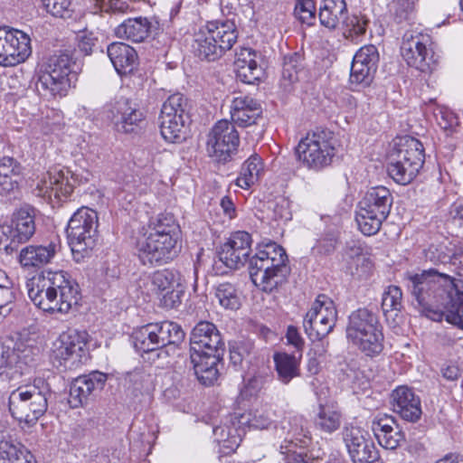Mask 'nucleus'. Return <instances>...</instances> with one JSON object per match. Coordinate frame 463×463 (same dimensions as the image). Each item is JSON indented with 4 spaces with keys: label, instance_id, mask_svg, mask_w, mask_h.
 Returning a JSON list of instances; mask_svg holds the SVG:
<instances>
[{
    "label": "nucleus",
    "instance_id": "obj_1",
    "mask_svg": "<svg viewBox=\"0 0 463 463\" xmlns=\"http://www.w3.org/2000/svg\"><path fill=\"white\" fill-rule=\"evenodd\" d=\"M403 279L414 307L421 315L434 321L446 318V313L454 307L460 283H463L436 269L406 271Z\"/></svg>",
    "mask_w": 463,
    "mask_h": 463
},
{
    "label": "nucleus",
    "instance_id": "obj_2",
    "mask_svg": "<svg viewBox=\"0 0 463 463\" xmlns=\"http://www.w3.org/2000/svg\"><path fill=\"white\" fill-rule=\"evenodd\" d=\"M224 342L217 326L200 321L190 335V363L198 381L213 385L219 377V364L224 354Z\"/></svg>",
    "mask_w": 463,
    "mask_h": 463
},
{
    "label": "nucleus",
    "instance_id": "obj_3",
    "mask_svg": "<svg viewBox=\"0 0 463 463\" xmlns=\"http://www.w3.org/2000/svg\"><path fill=\"white\" fill-rule=\"evenodd\" d=\"M76 62L67 52L55 53L43 63L37 72L35 90L46 99L65 97L77 80Z\"/></svg>",
    "mask_w": 463,
    "mask_h": 463
},
{
    "label": "nucleus",
    "instance_id": "obj_4",
    "mask_svg": "<svg viewBox=\"0 0 463 463\" xmlns=\"http://www.w3.org/2000/svg\"><path fill=\"white\" fill-rule=\"evenodd\" d=\"M237 39L238 30L233 21H213L194 33L192 47L198 58L213 61L231 50Z\"/></svg>",
    "mask_w": 463,
    "mask_h": 463
},
{
    "label": "nucleus",
    "instance_id": "obj_5",
    "mask_svg": "<svg viewBox=\"0 0 463 463\" xmlns=\"http://www.w3.org/2000/svg\"><path fill=\"white\" fill-rule=\"evenodd\" d=\"M52 391L48 383L38 378L33 383L19 386L8 399L9 411L14 418L33 425L46 412Z\"/></svg>",
    "mask_w": 463,
    "mask_h": 463
},
{
    "label": "nucleus",
    "instance_id": "obj_6",
    "mask_svg": "<svg viewBox=\"0 0 463 463\" xmlns=\"http://www.w3.org/2000/svg\"><path fill=\"white\" fill-rule=\"evenodd\" d=\"M346 337L367 356L378 355L383 349V326L373 310L360 307L348 317Z\"/></svg>",
    "mask_w": 463,
    "mask_h": 463
},
{
    "label": "nucleus",
    "instance_id": "obj_7",
    "mask_svg": "<svg viewBox=\"0 0 463 463\" xmlns=\"http://www.w3.org/2000/svg\"><path fill=\"white\" fill-rule=\"evenodd\" d=\"M424 159L422 143L414 137H405L390 158L388 174L397 184H409L419 174Z\"/></svg>",
    "mask_w": 463,
    "mask_h": 463
},
{
    "label": "nucleus",
    "instance_id": "obj_8",
    "mask_svg": "<svg viewBox=\"0 0 463 463\" xmlns=\"http://www.w3.org/2000/svg\"><path fill=\"white\" fill-rule=\"evenodd\" d=\"M135 348L143 353L159 351L157 356L167 346L177 345L184 338V332L179 325L170 321L149 323L137 329L133 335Z\"/></svg>",
    "mask_w": 463,
    "mask_h": 463
},
{
    "label": "nucleus",
    "instance_id": "obj_9",
    "mask_svg": "<svg viewBox=\"0 0 463 463\" xmlns=\"http://www.w3.org/2000/svg\"><path fill=\"white\" fill-rule=\"evenodd\" d=\"M98 213L89 207L78 209L69 220L66 233L73 254L83 255L92 250L99 241Z\"/></svg>",
    "mask_w": 463,
    "mask_h": 463
},
{
    "label": "nucleus",
    "instance_id": "obj_10",
    "mask_svg": "<svg viewBox=\"0 0 463 463\" xmlns=\"http://www.w3.org/2000/svg\"><path fill=\"white\" fill-rule=\"evenodd\" d=\"M335 143L332 132L317 129L299 141L296 153L307 167L319 170L332 163L335 155Z\"/></svg>",
    "mask_w": 463,
    "mask_h": 463
},
{
    "label": "nucleus",
    "instance_id": "obj_11",
    "mask_svg": "<svg viewBox=\"0 0 463 463\" xmlns=\"http://www.w3.org/2000/svg\"><path fill=\"white\" fill-rule=\"evenodd\" d=\"M337 319L335 303L327 296L318 295L306 314L303 326L312 341H320L332 332Z\"/></svg>",
    "mask_w": 463,
    "mask_h": 463
},
{
    "label": "nucleus",
    "instance_id": "obj_12",
    "mask_svg": "<svg viewBox=\"0 0 463 463\" xmlns=\"http://www.w3.org/2000/svg\"><path fill=\"white\" fill-rule=\"evenodd\" d=\"M430 44L429 34L406 32L402 37L401 52L409 66L430 73L436 65Z\"/></svg>",
    "mask_w": 463,
    "mask_h": 463
},
{
    "label": "nucleus",
    "instance_id": "obj_13",
    "mask_svg": "<svg viewBox=\"0 0 463 463\" xmlns=\"http://www.w3.org/2000/svg\"><path fill=\"white\" fill-rule=\"evenodd\" d=\"M137 250L138 259L144 265H162L178 255V240H174L171 236L144 234L137 242Z\"/></svg>",
    "mask_w": 463,
    "mask_h": 463
},
{
    "label": "nucleus",
    "instance_id": "obj_14",
    "mask_svg": "<svg viewBox=\"0 0 463 463\" xmlns=\"http://www.w3.org/2000/svg\"><path fill=\"white\" fill-rule=\"evenodd\" d=\"M91 175L85 171L81 174L73 173L69 168L52 167L46 176L37 184L40 194L43 196L54 195L56 198H67L74 190L76 184L89 182Z\"/></svg>",
    "mask_w": 463,
    "mask_h": 463
},
{
    "label": "nucleus",
    "instance_id": "obj_15",
    "mask_svg": "<svg viewBox=\"0 0 463 463\" xmlns=\"http://www.w3.org/2000/svg\"><path fill=\"white\" fill-rule=\"evenodd\" d=\"M239 134L234 124L222 119L218 121L208 136L207 152L218 163H226L237 151Z\"/></svg>",
    "mask_w": 463,
    "mask_h": 463
},
{
    "label": "nucleus",
    "instance_id": "obj_16",
    "mask_svg": "<svg viewBox=\"0 0 463 463\" xmlns=\"http://www.w3.org/2000/svg\"><path fill=\"white\" fill-rule=\"evenodd\" d=\"M34 209L22 207L13 213L10 222L0 226V233L9 241L5 251H14L19 244L27 242L35 233Z\"/></svg>",
    "mask_w": 463,
    "mask_h": 463
},
{
    "label": "nucleus",
    "instance_id": "obj_17",
    "mask_svg": "<svg viewBox=\"0 0 463 463\" xmlns=\"http://www.w3.org/2000/svg\"><path fill=\"white\" fill-rule=\"evenodd\" d=\"M85 332H73L63 335L53 351V360L57 366L64 370H74L89 360L88 343Z\"/></svg>",
    "mask_w": 463,
    "mask_h": 463
},
{
    "label": "nucleus",
    "instance_id": "obj_18",
    "mask_svg": "<svg viewBox=\"0 0 463 463\" xmlns=\"http://www.w3.org/2000/svg\"><path fill=\"white\" fill-rule=\"evenodd\" d=\"M64 271H45L34 278L28 289V296L33 304L44 312L53 314L56 307V290L63 285Z\"/></svg>",
    "mask_w": 463,
    "mask_h": 463
},
{
    "label": "nucleus",
    "instance_id": "obj_19",
    "mask_svg": "<svg viewBox=\"0 0 463 463\" xmlns=\"http://www.w3.org/2000/svg\"><path fill=\"white\" fill-rule=\"evenodd\" d=\"M249 272L256 287L270 292L286 281L290 268L279 267L278 263L254 255L249 260Z\"/></svg>",
    "mask_w": 463,
    "mask_h": 463
},
{
    "label": "nucleus",
    "instance_id": "obj_20",
    "mask_svg": "<svg viewBox=\"0 0 463 463\" xmlns=\"http://www.w3.org/2000/svg\"><path fill=\"white\" fill-rule=\"evenodd\" d=\"M30 37L24 32L5 26L0 36V66L11 67L24 62L32 53Z\"/></svg>",
    "mask_w": 463,
    "mask_h": 463
},
{
    "label": "nucleus",
    "instance_id": "obj_21",
    "mask_svg": "<svg viewBox=\"0 0 463 463\" xmlns=\"http://www.w3.org/2000/svg\"><path fill=\"white\" fill-rule=\"evenodd\" d=\"M343 440L353 463H373L379 453L367 432L359 427H345Z\"/></svg>",
    "mask_w": 463,
    "mask_h": 463
},
{
    "label": "nucleus",
    "instance_id": "obj_22",
    "mask_svg": "<svg viewBox=\"0 0 463 463\" xmlns=\"http://www.w3.org/2000/svg\"><path fill=\"white\" fill-rule=\"evenodd\" d=\"M106 116L118 132L125 134L136 132L144 119L143 113L125 98L109 103Z\"/></svg>",
    "mask_w": 463,
    "mask_h": 463
},
{
    "label": "nucleus",
    "instance_id": "obj_23",
    "mask_svg": "<svg viewBox=\"0 0 463 463\" xmlns=\"http://www.w3.org/2000/svg\"><path fill=\"white\" fill-rule=\"evenodd\" d=\"M250 233L234 232L218 250L219 260L231 269H240L250 260Z\"/></svg>",
    "mask_w": 463,
    "mask_h": 463
},
{
    "label": "nucleus",
    "instance_id": "obj_24",
    "mask_svg": "<svg viewBox=\"0 0 463 463\" xmlns=\"http://www.w3.org/2000/svg\"><path fill=\"white\" fill-rule=\"evenodd\" d=\"M107 374L92 372L74 379L70 387L69 403L72 408H78L87 402L89 397L96 391H101L107 382Z\"/></svg>",
    "mask_w": 463,
    "mask_h": 463
},
{
    "label": "nucleus",
    "instance_id": "obj_25",
    "mask_svg": "<svg viewBox=\"0 0 463 463\" xmlns=\"http://www.w3.org/2000/svg\"><path fill=\"white\" fill-rule=\"evenodd\" d=\"M232 124L240 128L256 125L262 118V108L260 102L249 96H239L232 99L231 105Z\"/></svg>",
    "mask_w": 463,
    "mask_h": 463
},
{
    "label": "nucleus",
    "instance_id": "obj_26",
    "mask_svg": "<svg viewBox=\"0 0 463 463\" xmlns=\"http://www.w3.org/2000/svg\"><path fill=\"white\" fill-rule=\"evenodd\" d=\"M393 411L408 421H417L421 415L420 401L407 386H399L392 393Z\"/></svg>",
    "mask_w": 463,
    "mask_h": 463
},
{
    "label": "nucleus",
    "instance_id": "obj_27",
    "mask_svg": "<svg viewBox=\"0 0 463 463\" xmlns=\"http://www.w3.org/2000/svg\"><path fill=\"white\" fill-rule=\"evenodd\" d=\"M392 204V194L389 189L384 186L370 188L359 203V206L363 209L385 218H387L390 213Z\"/></svg>",
    "mask_w": 463,
    "mask_h": 463
},
{
    "label": "nucleus",
    "instance_id": "obj_28",
    "mask_svg": "<svg viewBox=\"0 0 463 463\" xmlns=\"http://www.w3.org/2000/svg\"><path fill=\"white\" fill-rule=\"evenodd\" d=\"M25 350L19 347H10L0 344V376L14 379L24 373L26 354L22 355Z\"/></svg>",
    "mask_w": 463,
    "mask_h": 463
},
{
    "label": "nucleus",
    "instance_id": "obj_29",
    "mask_svg": "<svg viewBox=\"0 0 463 463\" xmlns=\"http://www.w3.org/2000/svg\"><path fill=\"white\" fill-rule=\"evenodd\" d=\"M108 56L118 74L131 73L137 66L136 50L124 43H110L108 46Z\"/></svg>",
    "mask_w": 463,
    "mask_h": 463
},
{
    "label": "nucleus",
    "instance_id": "obj_30",
    "mask_svg": "<svg viewBox=\"0 0 463 463\" xmlns=\"http://www.w3.org/2000/svg\"><path fill=\"white\" fill-rule=\"evenodd\" d=\"M56 254V245H28L19 254V262L24 268H40L51 262Z\"/></svg>",
    "mask_w": 463,
    "mask_h": 463
},
{
    "label": "nucleus",
    "instance_id": "obj_31",
    "mask_svg": "<svg viewBox=\"0 0 463 463\" xmlns=\"http://www.w3.org/2000/svg\"><path fill=\"white\" fill-rule=\"evenodd\" d=\"M298 356L286 352H277L273 354V362L278 380L283 384H288L294 378L301 375L300 361Z\"/></svg>",
    "mask_w": 463,
    "mask_h": 463
},
{
    "label": "nucleus",
    "instance_id": "obj_32",
    "mask_svg": "<svg viewBox=\"0 0 463 463\" xmlns=\"http://www.w3.org/2000/svg\"><path fill=\"white\" fill-rule=\"evenodd\" d=\"M24 167L14 157L3 156L0 159V194L6 195L18 187Z\"/></svg>",
    "mask_w": 463,
    "mask_h": 463
},
{
    "label": "nucleus",
    "instance_id": "obj_33",
    "mask_svg": "<svg viewBox=\"0 0 463 463\" xmlns=\"http://www.w3.org/2000/svg\"><path fill=\"white\" fill-rule=\"evenodd\" d=\"M345 0H323L319 6V21L324 27L334 30L346 18Z\"/></svg>",
    "mask_w": 463,
    "mask_h": 463
},
{
    "label": "nucleus",
    "instance_id": "obj_34",
    "mask_svg": "<svg viewBox=\"0 0 463 463\" xmlns=\"http://www.w3.org/2000/svg\"><path fill=\"white\" fill-rule=\"evenodd\" d=\"M159 120L160 132L165 140L170 143H179L186 138L189 118L161 113Z\"/></svg>",
    "mask_w": 463,
    "mask_h": 463
},
{
    "label": "nucleus",
    "instance_id": "obj_35",
    "mask_svg": "<svg viewBox=\"0 0 463 463\" xmlns=\"http://www.w3.org/2000/svg\"><path fill=\"white\" fill-rule=\"evenodd\" d=\"M151 23L146 17L128 19L119 24L115 33L118 38L133 43L144 42L150 34Z\"/></svg>",
    "mask_w": 463,
    "mask_h": 463
},
{
    "label": "nucleus",
    "instance_id": "obj_36",
    "mask_svg": "<svg viewBox=\"0 0 463 463\" xmlns=\"http://www.w3.org/2000/svg\"><path fill=\"white\" fill-rule=\"evenodd\" d=\"M80 299L79 286L71 280L68 274L64 272L63 285L56 290V307H53V314H68L72 306L77 305Z\"/></svg>",
    "mask_w": 463,
    "mask_h": 463
},
{
    "label": "nucleus",
    "instance_id": "obj_37",
    "mask_svg": "<svg viewBox=\"0 0 463 463\" xmlns=\"http://www.w3.org/2000/svg\"><path fill=\"white\" fill-rule=\"evenodd\" d=\"M129 382L132 383L129 388L131 404L136 406L141 404L150 395L153 389V379L149 373L142 369H135L128 373Z\"/></svg>",
    "mask_w": 463,
    "mask_h": 463
},
{
    "label": "nucleus",
    "instance_id": "obj_38",
    "mask_svg": "<svg viewBox=\"0 0 463 463\" xmlns=\"http://www.w3.org/2000/svg\"><path fill=\"white\" fill-rule=\"evenodd\" d=\"M0 463H34L33 456L20 442L11 439L0 441Z\"/></svg>",
    "mask_w": 463,
    "mask_h": 463
},
{
    "label": "nucleus",
    "instance_id": "obj_39",
    "mask_svg": "<svg viewBox=\"0 0 463 463\" xmlns=\"http://www.w3.org/2000/svg\"><path fill=\"white\" fill-rule=\"evenodd\" d=\"M262 172L261 158L257 155L251 156L241 165L240 175L236 179V184L242 189H249L259 181Z\"/></svg>",
    "mask_w": 463,
    "mask_h": 463
},
{
    "label": "nucleus",
    "instance_id": "obj_40",
    "mask_svg": "<svg viewBox=\"0 0 463 463\" xmlns=\"http://www.w3.org/2000/svg\"><path fill=\"white\" fill-rule=\"evenodd\" d=\"M314 423L317 429L326 433H332L341 425V414L329 405H320L315 417Z\"/></svg>",
    "mask_w": 463,
    "mask_h": 463
},
{
    "label": "nucleus",
    "instance_id": "obj_41",
    "mask_svg": "<svg viewBox=\"0 0 463 463\" xmlns=\"http://www.w3.org/2000/svg\"><path fill=\"white\" fill-rule=\"evenodd\" d=\"M162 235L179 240V225L173 214H160L155 222H151V232L146 236Z\"/></svg>",
    "mask_w": 463,
    "mask_h": 463
},
{
    "label": "nucleus",
    "instance_id": "obj_42",
    "mask_svg": "<svg viewBox=\"0 0 463 463\" xmlns=\"http://www.w3.org/2000/svg\"><path fill=\"white\" fill-rule=\"evenodd\" d=\"M190 100L181 93H175L163 103L161 113L190 118Z\"/></svg>",
    "mask_w": 463,
    "mask_h": 463
},
{
    "label": "nucleus",
    "instance_id": "obj_43",
    "mask_svg": "<svg viewBox=\"0 0 463 463\" xmlns=\"http://www.w3.org/2000/svg\"><path fill=\"white\" fill-rule=\"evenodd\" d=\"M304 59L298 52H291L284 57L282 65V79L289 84L299 80V76L303 73Z\"/></svg>",
    "mask_w": 463,
    "mask_h": 463
},
{
    "label": "nucleus",
    "instance_id": "obj_44",
    "mask_svg": "<svg viewBox=\"0 0 463 463\" xmlns=\"http://www.w3.org/2000/svg\"><path fill=\"white\" fill-rule=\"evenodd\" d=\"M215 297L225 309L236 310L241 307L240 296L232 283L219 284L215 288Z\"/></svg>",
    "mask_w": 463,
    "mask_h": 463
},
{
    "label": "nucleus",
    "instance_id": "obj_45",
    "mask_svg": "<svg viewBox=\"0 0 463 463\" xmlns=\"http://www.w3.org/2000/svg\"><path fill=\"white\" fill-rule=\"evenodd\" d=\"M385 219V217L369 213L360 206L355 218L359 230L367 236L377 233Z\"/></svg>",
    "mask_w": 463,
    "mask_h": 463
},
{
    "label": "nucleus",
    "instance_id": "obj_46",
    "mask_svg": "<svg viewBox=\"0 0 463 463\" xmlns=\"http://www.w3.org/2000/svg\"><path fill=\"white\" fill-rule=\"evenodd\" d=\"M152 285L155 289L163 293L181 285L180 274L168 269L157 270L153 274Z\"/></svg>",
    "mask_w": 463,
    "mask_h": 463
},
{
    "label": "nucleus",
    "instance_id": "obj_47",
    "mask_svg": "<svg viewBox=\"0 0 463 463\" xmlns=\"http://www.w3.org/2000/svg\"><path fill=\"white\" fill-rule=\"evenodd\" d=\"M368 19L363 15L353 14L344 20V35L346 39L358 42L364 35L368 24Z\"/></svg>",
    "mask_w": 463,
    "mask_h": 463
},
{
    "label": "nucleus",
    "instance_id": "obj_48",
    "mask_svg": "<svg viewBox=\"0 0 463 463\" xmlns=\"http://www.w3.org/2000/svg\"><path fill=\"white\" fill-rule=\"evenodd\" d=\"M402 308V291L400 287L391 285L385 288L382 298V309L385 316L389 312H400Z\"/></svg>",
    "mask_w": 463,
    "mask_h": 463
},
{
    "label": "nucleus",
    "instance_id": "obj_49",
    "mask_svg": "<svg viewBox=\"0 0 463 463\" xmlns=\"http://www.w3.org/2000/svg\"><path fill=\"white\" fill-rule=\"evenodd\" d=\"M455 255L454 249L445 243L431 244L425 250L426 258L435 264L449 263Z\"/></svg>",
    "mask_w": 463,
    "mask_h": 463
},
{
    "label": "nucleus",
    "instance_id": "obj_50",
    "mask_svg": "<svg viewBox=\"0 0 463 463\" xmlns=\"http://www.w3.org/2000/svg\"><path fill=\"white\" fill-rule=\"evenodd\" d=\"M255 255L271 260L274 264L278 263L279 267H289L286 250L275 242L266 244L264 249L259 250Z\"/></svg>",
    "mask_w": 463,
    "mask_h": 463
},
{
    "label": "nucleus",
    "instance_id": "obj_51",
    "mask_svg": "<svg viewBox=\"0 0 463 463\" xmlns=\"http://www.w3.org/2000/svg\"><path fill=\"white\" fill-rule=\"evenodd\" d=\"M353 60L376 72L379 62V52L374 45H365L360 48Z\"/></svg>",
    "mask_w": 463,
    "mask_h": 463
},
{
    "label": "nucleus",
    "instance_id": "obj_52",
    "mask_svg": "<svg viewBox=\"0 0 463 463\" xmlns=\"http://www.w3.org/2000/svg\"><path fill=\"white\" fill-rule=\"evenodd\" d=\"M274 411L270 407L265 406L256 409L248 420L250 427L254 429H268L274 421Z\"/></svg>",
    "mask_w": 463,
    "mask_h": 463
},
{
    "label": "nucleus",
    "instance_id": "obj_53",
    "mask_svg": "<svg viewBox=\"0 0 463 463\" xmlns=\"http://www.w3.org/2000/svg\"><path fill=\"white\" fill-rule=\"evenodd\" d=\"M375 72L360 64L357 61L352 62L350 82L363 87L369 86L373 80Z\"/></svg>",
    "mask_w": 463,
    "mask_h": 463
},
{
    "label": "nucleus",
    "instance_id": "obj_54",
    "mask_svg": "<svg viewBox=\"0 0 463 463\" xmlns=\"http://www.w3.org/2000/svg\"><path fill=\"white\" fill-rule=\"evenodd\" d=\"M254 349V345L250 340H239L230 345V358L234 365L241 364Z\"/></svg>",
    "mask_w": 463,
    "mask_h": 463
},
{
    "label": "nucleus",
    "instance_id": "obj_55",
    "mask_svg": "<svg viewBox=\"0 0 463 463\" xmlns=\"http://www.w3.org/2000/svg\"><path fill=\"white\" fill-rule=\"evenodd\" d=\"M316 4L313 0H298L294 14L303 24L311 25L316 20Z\"/></svg>",
    "mask_w": 463,
    "mask_h": 463
},
{
    "label": "nucleus",
    "instance_id": "obj_56",
    "mask_svg": "<svg viewBox=\"0 0 463 463\" xmlns=\"http://www.w3.org/2000/svg\"><path fill=\"white\" fill-rule=\"evenodd\" d=\"M272 381V374L268 371H259L252 377H250L246 385L245 392L250 395H257Z\"/></svg>",
    "mask_w": 463,
    "mask_h": 463
},
{
    "label": "nucleus",
    "instance_id": "obj_57",
    "mask_svg": "<svg viewBox=\"0 0 463 463\" xmlns=\"http://www.w3.org/2000/svg\"><path fill=\"white\" fill-rule=\"evenodd\" d=\"M379 444L386 449H395L404 439V435L399 426L375 435Z\"/></svg>",
    "mask_w": 463,
    "mask_h": 463
},
{
    "label": "nucleus",
    "instance_id": "obj_58",
    "mask_svg": "<svg viewBox=\"0 0 463 463\" xmlns=\"http://www.w3.org/2000/svg\"><path fill=\"white\" fill-rule=\"evenodd\" d=\"M389 8L395 20L402 23L411 18L414 8V0H392Z\"/></svg>",
    "mask_w": 463,
    "mask_h": 463
},
{
    "label": "nucleus",
    "instance_id": "obj_59",
    "mask_svg": "<svg viewBox=\"0 0 463 463\" xmlns=\"http://www.w3.org/2000/svg\"><path fill=\"white\" fill-rule=\"evenodd\" d=\"M48 13L59 18H69L72 14L71 0H42Z\"/></svg>",
    "mask_w": 463,
    "mask_h": 463
},
{
    "label": "nucleus",
    "instance_id": "obj_60",
    "mask_svg": "<svg viewBox=\"0 0 463 463\" xmlns=\"http://www.w3.org/2000/svg\"><path fill=\"white\" fill-rule=\"evenodd\" d=\"M460 290L453 302L454 307L449 310V313H446V320L463 329V282L460 283Z\"/></svg>",
    "mask_w": 463,
    "mask_h": 463
},
{
    "label": "nucleus",
    "instance_id": "obj_61",
    "mask_svg": "<svg viewBox=\"0 0 463 463\" xmlns=\"http://www.w3.org/2000/svg\"><path fill=\"white\" fill-rule=\"evenodd\" d=\"M344 259L349 265L348 269L351 272H353L354 268L357 269L359 263L364 260L362 247L354 241L346 243Z\"/></svg>",
    "mask_w": 463,
    "mask_h": 463
},
{
    "label": "nucleus",
    "instance_id": "obj_62",
    "mask_svg": "<svg viewBox=\"0 0 463 463\" xmlns=\"http://www.w3.org/2000/svg\"><path fill=\"white\" fill-rule=\"evenodd\" d=\"M237 79L247 84H254L260 80L263 71L260 66L245 67V65L235 66Z\"/></svg>",
    "mask_w": 463,
    "mask_h": 463
},
{
    "label": "nucleus",
    "instance_id": "obj_63",
    "mask_svg": "<svg viewBox=\"0 0 463 463\" xmlns=\"http://www.w3.org/2000/svg\"><path fill=\"white\" fill-rule=\"evenodd\" d=\"M161 305L165 308H175L181 304V296L184 294V287L181 285L162 293Z\"/></svg>",
    "mask_w": 463,
    "mask_h": 463
},
{
    "label": "nucleus",
    "instance_id": "obj_64",
    "mask_svg": "<svg viewBox=\"0 0 463 463\" xmlns=\"http://www.w3.org/2000/svg\"><path fill=\"white\" fill-rule=\"evenodd\" d=\"M337 240L332 234L320 238L313 247V251L320 255H329L335 251Z\"/></svg>",
    "mask_w": 463,
    "mask_h": 463
}]
</instances>
